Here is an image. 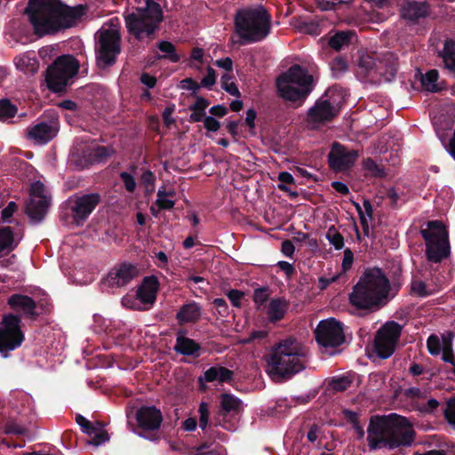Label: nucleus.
Returning <instances> with one entry per match:
<instances>
[{"mask_svg": "<svg viewBox=\"0 0 455 455\" xmlns=\"http://www.w3.org/2000/svg\"><path fill=\"white\" fill-rule=\"evenodd\" d=\"M446 420L455 426V400H451L448 403V407L443 411Z\"/></svg>", "mask_w": 455, "mask_h": 455, "instance_id": "58", "label": "nucleus"}, {"mask_svg": "<svg viewBox=\"0 0 455 455\" xmlns=\"http://www.w3.org/2000/svg\"><path fill=\"white\" fill-rule=\"evenodd\" d=\"M175 110V105L168 106L164 108L163 112V120L166 126H170L171 124L175 123V120L172 118V115L173 114Z\"/></svg>", "mask_w": 455, "mask_h": 455, "instance_id": "60", "label": "nucleus"}, {"mask_svg": "<svg viewBox=\"0 0 455 455\" xmlns=\"http://www.w3.org/2000/svg\"><path fill=\"white\" fill-rule=\"evenodd\" d=\"M359 65L361 68H365L367 76H373L376 75L387 82L395 79L398 68L397 59L392 52H387L380 59L377 60L369 56L362 58Z\"/></svg>", "mask_w": 455, "mask_h": 455, "instance_id": "13", "label": "nucleus"}, {"mask_svg": "<svg viewBox=\"0 0 455 455\" xmlns=\"http://www.w3.org/2000/svg\"><path fill=\"white\" fill-rule=\"evenodd\" d=\"M159 285L160 283L156 276L149 275L144 277L141 285L137 291V298L144 304H154L156 299Z\"/></svg>", "mask_w": 455, "mask_h": 455, "instance_id": "25", "label": "nucleus"}, {"mask_svg": "<svg viewBox=\"0 0 455 455\" xmlns=\"http://www.w3.org/2000/svg\"><path fill=\"white\" fill-rule=\"evenodd\" d=\"M44 183L37 180L32 183L29 190V200L25 205V213L32 224L44 220L50 206V198L46 196Z\"/></svg>", "mask_w": 455, "mask_h": 455, "instance_id": "11", "label": "nucleus"}, {"mask_svg": "<svg viewBox=\"0 0 455 455\" xmlns=\"http://www.w3.org/2000/svg\"><path fill=\"white\" fill-rule=\"evenodd\" d=\"M214 65L225 69L228 73H232L233 71V60L229 57L217 60Z\"/></svg>", "mask_w": 455, "mask_h": 455, "instance_id": "61", "label": "nucleus"}, {"mask_svg": "<svg viewBox=\"0 0 455 455\" xmlns=\"http://www.w3.org/2000/svg\"><path fill=\"white\" fill-rule=\"evenodd\" d=\"M18 112V108L9 99H0V122H7L13 118Z\"/></svg>", "mask_w": 455, "mask_h": 455, "instance_id": "34", "label": "nucleus"}, {"mask_svg": "<svg viewBox=\"0 0 455 455\" xmlns=\"http://www.w3.org/2000/svg\"><path fill=\"white\" fill-rule=\"evenodd\" d=\"M212 304L217 308L218 313L221 317H227L229 315L228 306L224 299H214Z\"/></svg>", "mask_w": 455, "mask_h": 455, "instance_id": "51", "label": "nucleus"}, {"mask_svg": "<svg viewBox=\"0 0 455 455\" xmlns=\"http://www.w3.org/2000/svg\"><path fill=\"white\" fill-rule=\"evenodd\" d=\"M429 15V5L426 2L405 1L401 7V16L410 24H418L420 19Z\"/></svg>", "mask_w": 455, "mask_h": 455, "instance_id": "22", "label": "nucleus"}, {"mask_svg": "<svg viewBox=\"0 0 455 455\" xmlns=\"http://www.w3.org/2000/svg\"><path fill=\"white\" fill-rule=\"evenodd\" d=\"M204 126L208 132H215L220 128V122L209 116L204 119Z\"/></svg>", "mask_w": 455, "mask_h": 455, "instance_id": "56", "label": "nucleus"}, {"mask_svg": "<svg viewBox=\"0 0 455 455\" xmlns=\"http://www.w3.org/2000/svg\"><path fill=\"white\" fill-rule=\"evenodd\" d=\"M140 82L146 85L148 88H154L156 84V78L154 76H151L148 73H142L140 76Z\"/></svg>", "mask_w": 455, "mask_h": 455, "instance_id": "64", "label": "nucleus"}, {"mask_svg": "<svg viewBox=\"0 0 455 455\" xmlns=\"http://www.w3.org/2000/svg\"><path fill=\"white\" fill-rule=\"evenodd\" d=\"M326 238L336 250H340L344 247V237L334 226L328 228Z\"/></svg>", "mask_w": 455, "mask_h": 455, "instance_id": "37", "label": "nucleus"}, {"mask_svg": "<svg viewBox=\"0 0 455 455\" xmlns=\"http://www.w3.org/2000/svg\"><path fill=\"white\" fill-rule=\"evenodd\" d=\"M101 202L99 193L76 194L70 199V211L76 225H83Z\"/></svg>", "mask_w": 455, "mask_h": 455, "instance_id": "15", "label": "nucleus"}, {"mask_svg": "<svg viewBox=\"0 0 455 455\" xmlns=\"http://www.w3.org/2000/svg\"><path fill=\"white\" fill-rule=\"evenodd\" d=\"M242 407V401L232 394L224 393L220 396V411L218 417L214 418V424L220 425V417L225 418L230 413H238Z\"/></svg>", "mask_w": 455, "mask_h": 455, "instance_id": "26", "label": "nucleus"}, {"mask_svg": "<svg viewBox=\"0 0 455 455\" xmlns=\"http://www.w3.org/2000/svg\"><path fill=\"white\" fill-rule=\"evenodd\" d=\"M234 377L235 372L233 371L222 365L215 364L207 369L203 376L198 377L197 382L200 389L204 390L206 388L205 382L217 381L220 384H230L234 381Z\"/></svg>", "mask_w": 455, "mask_h": 455, "instance_id": "21", "label": "nucleus"}, {"mask_svg": "<svg viewBox=\"0 0 455 455\" xmlns=\"http://www.w3.org/2000/svg\"><path fill=\"white\" fill-rule=\"evenodd\" d=\"M367 432L371 451L382 447L393 450L400 446H411L415 439L411 424L405 417L396 413L371 417Z\"/></svg>", "mask_w": 455, "mask_h": 455, "instance_id": "2", "label": "nucleus"}, {"mask_svg": "<svg viewBox=\"0 0 455 455\" xmlns=\"http://www.w3.org/2000/svg\"><path fill=\"white\" fill-rule=\"evenodd\" d=\"M444 347H443V354L442 359L444 362L450 363L451 364H454V357L451 348V339H443Z\"/></svg>", "mask_w": 455, "mask_h": 455, "instance_id": "54", "label": "nucleus"}, {"mask_svg": "<svg viewBox=\"0 0 455 455\" xmlns=\"http://www.w3.org/2000/svg\"><path fill=\"white\" fill-rule=\"evenodd\" d=\"M427 348L430 355H437L441 352V343L437 335L432 334L427 339Z\"/></svg>", "mask_w": 455, "mask_h": 455, "instance_id": "43", "label": "nucleus"}, {"mask_svg": "<svg viewBox=\"0 0 455 455\" xmlns=\"http://www.w3.org/2000/svg\"><path fill=\"white\" fill-rule=\"evenodd\" d=\"M411 291L412 293H415L419 297H427L430 295L426 283L422 281H412Z\"/></svg>", "mask_w": 455, "mask_h": 455, "instance_id": "50", "label": "nucleus"}, {"mask_svg": "<svg viewBox=\"0 0 455 455\" xmlns=\"http://www.w3.org/2000/svg\"><path fill=\"white\" fill-rule=\"evenodd\" d=\"M76 422L81 427L82 431L89 435H92V433L96 432V427L80 414L76 416Z\"/></svg>", "mask_w": 455, "mask_h": 455, "instance_id": "44", "label": "nucleus"}, {"mask_svg": "<svg viewBox=\"0 0 455 455\" xmlns=\"http://www.w3.org/2000/svg\"><path fill=\"white\" fill-rule=\"evenodd\" d=\"M228 112V109L224 105H215L209 109V113L214 117L221 118L225 116Z\"/></svg>", "mask_w": 455, "mask_h": 455, "instance_id": "62", "label": "nucleus"}, {"mask_svg": "<svg viewBox=\"0 0 455 455\" xmlns=\"http://www.w3.org/2000/svg\"><path fill=\"white\" fill-rule=\"evenodd\" d=\"M96 62L97 66L105 69L116 64L121 53V36L115 29H100L96 34Z\"/></svg>", "mask_w": 455, "mask_h": 455, "instance_id": "9", "label": "nucleus"}, {"mask_svg": "<svg viewBox=\"0 0 455 455\" xmlns=\"http://www.w3.org/2000/svg\"><path fill=\"white\" fill-rule=\"evenodd\" d=\"M58 133L55 125L46 122H40L27 130V136L40 144H46Z\"/></svg>", "mask_w": 455, "mask_h": 455, "instance_id": "24", "label": "nucleus"}, {"mask_svg": "<svg viewBox=\"0 0 455 455\" xmlns=\"http://www.w3.org/2000/svg\"><path fill=\"white\" fill-rule=\"evenodd\" d=\"M194 97L196 98V102L189 106V110L205 111L210 105V101L197 94Z\"/></svg>", "mask_w": 455, "mask_h": 455, "instance_id": "53", "label": "nucleus"}, {"mask_svg": "<svg viewBox=\"0 0 455 455\" xmlns=\"http://www.w3.org/2000/svg\"><path fill=\"white\" fill-rule=\"evenodd\" d=\"M201 83L198 84L196 80L191 77H187L180 81V88L184 90L192 91L191 96H196V92L201 87Z\"/></svg>", "mask_w": 455, "mask_h": 455, "instance_id": "47", "label": "nucleus"}, {"mask_svg": "<svg viewBox=\"0 0 455 455\" xmlns=\"http://www.w3.org/2000/svg\"><path fill=\"white\" fill-rule=\"evenodd\" d=\"M439 405L440 403L436 399L431 398L426 404L420 407L419 411L425 414H432Z\"/></svg>", "mask_w": 455, "mask_h": 455, "instance_id": "59", "label": "nucleus"}, {"mask_svg": "<svg viewBox=\"0 0 455 455\" xmlns=\"http://www.w3.org/2000/svg\"><path fill=\"white\" fill-rule=\"evenodd\" d=\"M216 83L215 70L212 67L207 68V75L202 79L201 85L203 87L211 89Z\"/></svg>", "mask_w": 455, "mask_h": 455, "instance_id": "52", "label": "nucleus"}, {"mask_svg": "<svg viewBox=\"0 0 455 455\" xmlns=\"http://www.w3.org/2000/svg\"><path fill=\"white\" fill-rule=\"evenodd\" d=\"M97 425L99 427H96V432L92 433L93 436L90 442L91 444L95 446H99L109 440L108 432L101 429V423L98 421Z\"/></svg>", "mask_w": 455, "mask_h": 455, "instance_id": "41", "label": "nucleus"}, {"mask_svg": "<svg viewBox=\"0 0 455 455\" xmlns=\"http://www.w3.org/2000/svg\"><path fill=\"white\" fill-rule=\"evenodd\" d=\"M268 298H269V288L267 286L259 287V288H257L254 290L253 301L256 304L261 306L265 302H267Z\"/></svg>", "mask_w": 455, "mask_h": 455, "instance_id": "45", "label": "nucleus"}, {"mask_svg": "<svg viewBox=\"0 0 455 455\" xmlns=\"http://www.w3.org/2000/svg\"><path fill=\"white\" fill-rule=\"evenodd\" d=\"M438 78V70H428L425 75H421V85L427 92H438L441 91V87L437 84Z\"/></svg>", "mask_w": 455, "mask_h": 455, "instance_id": "32", "label": "nucleus"}, {"mask_svg": "<svg viewBox=\"0 0 455 455\" xmlns=\"http://www.w3.org/2000/svg\"><path fill=\"white\" fill-rule=\"evenodd\" d=\"M14 61L17 68L25 74L34 75L38 70L39 63L36 57L22 55L15 58Z\"/></svg>", "mask_w": 455, "mask_h": 455, "instance_id": "31", "label": "nucleus"}, {"mask_svg": "<svg viewBox=\"0 0 455 455\" xmlns=\"http://www.w3.org/2000/svg\"><path fill=\"white\" fill-rule=\"evenodd\" d=\"M112 154H114V149L112 148L107 146H98L93 149L92 156L94 161L100 163L105 161L107 158L111 156Z\"/></svg>", "mask_w": 455, "mask_h": 455, "instance_id": "39", "label": "nucleus"}, {"mask_svg": "<svg viewBox=\"0 0 455 455\" xmlns=\"http://www.w3.org/2000/svg\"><path fill=\"white\" fill-rule=\"evenodd\" d=\"M138 427L145 431L158 430L163 422V414L156 406H141L136 411Z\"/></svg>", "mask_w": 455, "mask_h": 455, "instance_id": "20", "label": "nucleus"}, {"mask_svg": "<svg viewBox=\"0 0 455 455\" xmlns=\"http://www.w3.org/2000/svg\"><path fill=\"white\" fill-rule=\"evenodd\" d=\"M187 331L180 330L177 332L176 343L173 347V350L185 356H190L192 358H198L202 354L201 345L190 339L186 337Z\"/></svg>", "mask_w": 455, "mask_h": 455, "instance_id": "23", "label": "nucleus"}, {"mask_svg": "<svg viewBox=\"0 0 455 455\" xmlns=\"http://www.w3.org/2000/svg\"><path fill=\"white\" fill-rule=\"evenodd\" d=\"M358 154L348 150L339 142H334L328 154V164L331 169L342 172L350 169L355 163Z\"/></svg>", "mask_w": 455, "mask_h": 455, "instance_id": "16", "label": "nucleus"}, {"mask_svg": "<svg viewBox=\"0 0 455 455\" xmlns=\"http://www.w3.org/2000/svg\"><path fill=\"white\" fill-rule=\"evenodd\" d=\"M353 262H354V253L349 248H347L344 251L343 260H342L343 271L347 272V270H349L352 267Z\"/></svg>", "mask_w": 455, "mask_h": 455, "instance_id": "57", "label": "nucleus"}, {"mask_svg": "<svg viewBox=\"0 0 455 455\" xmlns=\"http://www.w3.org/2000/svg\"><path fill=\"white\" fill-rule=\"evenodd\" d=\"M26 13L35 34L42 37L69 28L85 14L82 4L68 6L61 0H29Z\"/></svg>", "mask_w": 455, "mask_h": 455, "instance_id": "1", "label": "nucleus"}, {"mask_svg": "<svg viewBox=\"0 0 455 455\" xmlns=\"http://www.w3.org/2000/svg\"><path fill=\"white\" fill-rule=\"evenodd\" d=\"M387 198L390 201V206L393 209H396L398 207V200L399 195L394 188L387 189Z\"/></svg>", "mask_w": 455, "mask_h": 455, "instance_id": "63", "label": "nucleus"}, {"mask_svg": "<svg viewBox=\"0 0 455 455\" xmlns=\"http://www.w3.org/2000/svg\"><path fill=\"white\" fill-rule=\"evenodd\" d=\"M19 244L14 238V233L11 227L0 228V255L9 254Z\"/></svg>", "mask_w": 455, "mask_h": 455, "instance_id": "29", "label": "nucleus"}, {"mask_svg": "<svg viewBox=\"0 0 455 455\" xmlns=\"http://www.w3.org/2000/svg\"><path fill=\"white\" fill-rule=\"evenodd\" d=\"M333 76L338 78L342 73L347 69V62L345 58L338 56L330 63Z\"/></svg>", "mask_w": 455, "mask_h": 455, "instance_id": "38", "label": "nucleus"}, {"mask_svg": "<svg viewBox=\"0 0 455 455\" xmlns=\"http://www.w3.org/2000/svg\"><path fill=\"white\" fill-rule=\"evenodd\" d=\"M227 296L228 299L230 300L231 304L235 307H241L242 303L241 300L244 296V292L242 291L236 290V289H231L228 293Z\"/></svg>", "mask_w": 455, "mask_h": 455, "instance_id": "48", "label": "nucleus"}, {"mask_svg": "<svg viewBox=\"0 0 455 455\" xmlns=\"http://www.w3.org/2000/svg\"><path fill=\"white\" fill-rule=\"evenodd\" d=\"M363 168L369 175L374 178H384L387 176L385 168L378 164L377 162L371 158H367L363 162Z\"/></svg>", "mask_w": 455, "mask_h": 455, "instance_id": "36", "label": "nucleus"}, {"mask_svg": "<svg viewBox=\"0 0 455 455\" xmlns=\"http://www.w3.org/2000/svg\"><path fill=\"white\" fill-rule=\"evenodd\" d=\"M18 210V204L11 201L8 203L5 208L2 210L1 217L4 222H11L10 219L12 217V215L16 212Z\"/></svg>", "mask_w": 455, "mask_h": 455, "instance_id": "49", "label": "nucleus"}, {"mask_svg": "<svg viewBox=\"0 0 455 455\" xmlns=\"http://www.w3.org/2000/svg\"><path fill=\"white\" fill-rule=\"evenodd\" d=\"M157 48L164 53L163 56H158V59H166L172 63H177L180 60V56L177 52L175 45L169 41H160L157 44Z\"/></svg>", "mask_w": 455, "mask_h": 455, "instance_id": "33", "label": "nucleus"}, {"mask_svg": "<svg viewBox=\"0 0 455 455\" xmlns=\"http://www.w3.org/2000/svg\"><path fill=\"white\" fill-rule=\"evenodd\" d=\"M268 336V331H266V330H257V331H252L250 334H249V337L245 339V343H251V342H253V341H261L263 339H266Z\"/></svg>", "mask_w": 455, "mask_h": 455, "instance_id": "55", "label": "nucleus"}, {"mask_svg": "<svg viewBox=\"0 0 455 455\" xmlns=\"http://www.w3.org/2000/svg\"><path fill=\"white\" fill-rule=\"evenodd\" d=\"M79 63L72 55L58 57L46 71L45 81L48 88L53 92L66 91L70 79L78 72Z\"/></svg>", "mask_w": 455, "mask_h": 455, "instance_id": "8", "label": "nucleus"}, {"mask_svg": "<svg viewBox=\"0 0 455 455\" xmlns=\"http://www.w3.org/2000/svg\"><path fill=\"white\" fill-rule=\"evenodd\" d=\"M119 176L124 183L125 189L129 193H133L137 186L134 177L127 172H122Z\"/></svg>", "mask_w": 455, "mask_h": 455, "instance_id": "46", "label": "nucleus"}, {"mask_svg": "<svg viewBox=\"0 0 455 455\" xmlns=\"http://www.w3.org/2000/svg\"><path fill=\"white\" fill-rule=\"evenodd\" d=\"M355 35V32L353 30L338 31L329 38L328 44L331 49L339 51L342 47L351 43V39Z\"/></svg>", "mask_w": 455, "mask_h": 455, "instance_id": "30", "label": "nucleus"}, {"mask_svg": "<svg viewBox=\"0 0 455 455\" xmlns=\"http://www.w3.org/2000/svg\"><path fill=\"white\" fill-rule=\"evenodd\" d=\"M7 306L13 312L12 314L20 315L22 318L35 321L39 316L36 311L37 304L36 300L28 295L21 293H13L7 299Z\"/></svg>", "mask_w": 455, "mask_h": 455, "instance_id": "17", "label": "nucleus"}, {"mask_svg": "<svg viewBox=\"0 0 455 455\" xmlns=\"http://www.w3.org/2000/svg\"><path fill=\"white\" fill-rule=\"evenodd\" d=\"M352 381L347 377L333 378L330 386L334 392H343L351 386Z\"/></svg>", "mask_w": 455, "mask_h": 455, "instance_id": "40", "label": "nucleus"}, {"mask_svg": "<svg viewBox=\"0 0 455 455\" xmlns=\"http://www.w3.org/2000/svg\"><path fill=\"white\" fill-rule=\"evenodd\" d=\"M140 182L145 186L147 192H152L155 189L156 176L150 170L145 171L140 177Z\"/></svg>", "mask_w": 455, "mask_h": 455, "instance_id": "42", "label": "nucleus"}, {"mask_svg": "<svg viewBox=\"0 0 455 455\" xmlns=\"http://www.w3.org/2000/svg\"><path fill=\"white\" fill-rule=\"evenodd\" d=\"M275 85L282 99L300 106L311 93L314 80L306 68L294 64L277 76Z\"/></svg>", "mask_w": 455, "mask_h": 455, "instance_id": "6", "label": "nucleus"}, {"mask_svg": "<svg viewBox=\"0 0 455 455\" xmlns=\"http://www.w3.org/2000/svg\"><path fill=\"white\" fill-rule=\"evenodd\" d=\"M202 308L198 303L192 301L180 307L176 314V319L180 325L195 323L201 317Z\"/></svg>", "mask_w": 455, "mask_h": 455, "instance_id": "27", "label": "nucleus"}, {"mask_svg": "<svg viewBox=\"0 0 455 455\" xmlns=\"http://www.w3.org/2000/svg\"><path fill=\"white\" fill-rule=\"evenodd\" d=\"M402 329L403 327L400 323L389 321L377 331L373 346L379 358L387 359L394 354L402 333Z\"/></svg>", "mask_w": 455, "mask_h": 455, "instance_id": "12", "label": "nucleus"}, {"mask_svg": "<svg viewBox=\"0 0 455 455\" xmlns=\"http://www.w3.org/2000/svg\"><path fill=\"white\" fill-rule=\"evenodd\" d=\"M137 275L136 266L124 262L112 268L103 283L111 288H120L127 285Z\"/></svg>", "mask_w": 455, "mask_h": 455, "instance_id": "19", "label": "nucleus"}, {"mask_svg": "<svg viewBox=\"0 0 455 455\" xmlns=\"http://www.w3.org/2000/svg\"><path fill=\"white\" fill-rule=\"evenodd\" d=\"M314 333L317 344L324 348H335L345 342L342 323L334 318L320 321Z\"/></svg>", "mask_w": 455, "mask_h": 455, "instance_id": "14", "label": "nucleus"}, {"mask_svg": "<svg viewBox=\"0 0 455 455\" xmlns=\"http://www.w3.org/2000/svg\"><path fill=\"white\" fill-rule=\"evenodd\" d=\"M290 303L284 297L272 299L267 308V315L270 323H275L284 318Z\"/></svg>", "mask_w": 455, "mask_h": 455, "instance_id": "28", "label": "nucleus"}, {"mask_svg": "<svg viewBox=\"0 0 455 455\" xmlns=\"http://www.w3.org/2000/svg\"><path fill=\"white\" fill-rule=\"evenodd\" d=\"M2 431L6 435H27L28 429L21 426L14 419H8L2 427Z\"/></svg>", "mask_w": 455, "mask_h": 455, "instance_id": "35", "label": "nucleus"}, {"mask_svg": "<svg viewBox=\"0 0 455 455\" xmlns=\"http://www.w3.org/2000/svg\"><path fill=\"white\" fill-rule=\"evenodd\" d=\"M234 24L242 44H254L264 40L271 33L272 15L262 4L246 7L236 12Z\"/></svg>", "mask_w": 455, "mask_h": 455, "instance_id": "5", "label": "nucleus"}, {"mask_svg": "<svg viewBox=\"0 0 455 455\" xmlns=\"http://www.w3.org/2000/svg\"><path fill=\"white\" fill-rule=\"evenodd\" d=\"M389 290V279L381 268H366L354 286L349 301L357 309L374 311L387 299Z\"/></svg>", "mask_w": 455, "mask_h": 455, "instance_id": "4", "label": "nucleus"}, {"mask_svg": "<svg viewBox=\"0 0 455 455\" xmlns=\"http://www.w3.org/2000/svg\"><path fill=\"white\" fill-rule=\"evenodd\" d=\"M338 112L335 107L328 100L318 99L307 114V123L313 128H317L320 124L331 122Z\"/></svg>", "mask_w": 455, "mask_h": 455, "instance_id": "18", "label": "nucleus"}, {"mask_svg": "<svg viewBox=\"0 0 455 455\" xmlns=\"http://www.w3.org/2000/svg\"><path fill=\"white\" fill-rule=\"evenodd\" d=\"M426 244V257L428 261L440 263L450 256L449 234L441 220H429L427 228L420 230Z\"/></svg>", "mask_w": 455, "mask_h": 455, "instance_id": "7", "label": "nucleus"}, {"mask_svg": "<svg viewBox=\"0 0 455 455\" xmlns=\"http://www.w3.org/2000/svg\"><path fill=\"white\" fill-rule=\"evenodd\" d=\"M24 339L20 315L12 313L4 315L0 323V354L7 356L10 351L20 347Z\"/></svg>", "mask_w": 455, "mask_h": 455, "instance_id": "10", "label": "nucleus"}, {"mask_svg": "<svg viewBox=\"0 0 455 455\" xmlns=\"http://www.w3.org/2000/svg\"><path fill=\"white\" fill-rule=\"evenodd\" d=\"M266 359L271 379L283 382L306 368L308 349L297 339L289 337L275 345Z\"/></svg>", "mask_w": 455, "mask_h": 455, "instance_id": "3", "label": "nucleus"}]
</instances>
